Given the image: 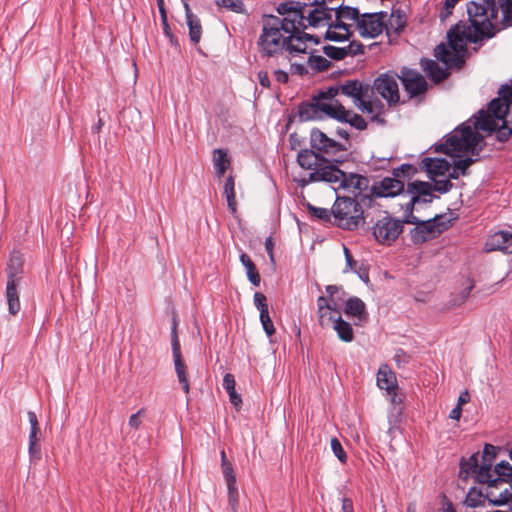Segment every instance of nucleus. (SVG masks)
<instances>
[{"instance_id":"nucleus-15","label":"nucleus","mask_w":512,"mask_h":512,"mask_svg":"<svg viewBox=\"0 0 512 512\" xmlns=\"http://www.w3.org/2000/svg\"><path fill=\"white\" fill-rule=\"evenodd\" d=\"M171 346L175 372L177 374L178 381L182 385L184 392L189 393L190 386L187 378V366L182 359L181 346L177 333V321L175 318H173L171 328Z\"/></svg>"},{"instance_id":"nucleus-9","label":"nucleus","mask_w":512,"mask_h":512,"mask_svg":"<svg viewBox=\"0 0 512 512\" xmlns=\"http://www.w3.org/2000/svg\"><path fill=\"white\" fill-rule=\"evenodd\" d=\"M371 230L373 238L378 244L390 246L403 232V222L385 212L376 220Z\"/></svg>"},{"instance_id":"nucleus-27","label":"nucleus","mask_w":512,"mask_h":512,"mask_svg":"<svg viewBox=\"0 0 512 512\" xmlns=\"http://www.w3.org/2000/svg\"><path fill=\"white\" fill-rule=\"evenodd\" d=\"M313 38V35L298 31L295 34L287 35V48L290 54L306 53V42Z\"/></svg>"},{"instance_id":"nucleus-49","label":"nucleus","mask_w":512,"mask_h":512,"mask_svg":"<svg viewBox=\"0 0 512 512\" xmlns=\"http://www.w3.org/2000/svg\"><path fill=\"white\" fill-rule=\"evenodd\" d=\"M341 94L339 84L320 90L315 96L324 100L337 101L335 97Z\"/></svg>"},{"instance_id":"nucleus-17","label":"nucleus","mask_w":512,"mask_h":512,"mask_svg":"<svg viewBox=\"0 0 512 512\" xmlns=\"http://www.w3.org/2000/svg\"><path fill=\"white\" fill-rule=\"evenodd\" d=\"M460 475L464 476V478L474 476L480 483H486L487 480L493 477L491 464L482 461L481 465H479L478 454H473L468 459H461Z\"/></svg>"},{"instance_id":"nucleus-30","label":"nucleus","mask_w":512,"mask_h":512,"mask_svg":"<svg viewBox=\"0 0 512 512\" xmlns=\"http://www.w3.org/2000/svg\"><path fill=\"white\" fill-rule=\"evenodd\" d=\"M212 162L218 178L225 174L231 164L227 151L221 148L213 150Z\"/></svg>"},{"instance_id":"nucleus-16","label":"nucleus","mask_w":512,"mask_h":512,"mask_svg":"<svg viewBox=\"0 0 512 512\" xmlns=\"http://www.w3.org/2000/svg\"><path fill=\"white\" fill-rule=\"evenodd\" d=\"M399 80L410 98L424 95L428 89L426 79L415 69L402 67L399 74Z\"/></svg>"},{"instance_id":"nucleus-25","label":"nucleus","mask_w":512,"mask_h":512,"mask_svg":"<svg viewBox=\"0 0 512 512\" xmlns=\"http://www.w3.org/2000/svg\"><path fill=\"white\" fill-rule=\"evenodd\" d=\"M263 20L266 22H269L270 26L276 27V29L279 31V33H283L284 35H290L295 34L299 30V28L296 26V21L298 22V18H279L275 15H264Z\"/></svg>"},{"instance_id":"nucleus-22","label":"nucleus","mask_w":512,"mask_h":512,"mask_svg":"<svg viewBox=\"0 0 512 512\" xmlns=\"http://www.w3.org/2000/svg\"><path fill=\"white\" fill-rule=\"evenodd\" d=\"M421 168L431 177H445L450 170V162L445 158L425 157L421 161Z\"/></svg>"},{"instance_id":"nucleus-43","label":"nucleus","mask_w":512,"mask_h":512,"mask_svg":"<svg viewBox=\"0 0 512 512\" xmlns=\"http://www.w3.org/2000/svg\"><path fill=\"white\" fill-rule=\"evenodd\" d=\"M323 53L330 59L340 61L347 57V51L345 46L336 47L333 45H325L323 47Z\"/></svg>"},{"instance_id":"nucleus-31","label":"nucleus","mask_w":512,"mask_h":512,"mask_svg":"<svg viewBox=\"0 0 512 512\" xmlns=\"http://www.w3.org/2000/svg\"><path fill=\"white\" fill-rule=\"evenodd\" d=\"M186 19L189 28V37L193 43H198L202 35V26L196 15L191 13L189 5L185 3Z\"/></svg>"},{"instance_id":"nucleus-11","label":"nucleus","mask_w":512,"mask_h":512,"mask_svg":"<svg viewBox=\"0 0 512 512\" xmlns=\"http://www.w3.org/2000/svg\"><path fill=\"white\" fill-rule=\"evenodd\" d=\"M398 79L399 74L392 71L380 74L375 78L371 90H375L389 106L396 105L400 100Z\"/></svg>"},{"instance_id":"nucleus-53","label":"nucleus","mask_w":512,"mask_h":512,"mask_svg":"<svg viewBox=\"0 0 512 512\" xmlns=\"http://www.w3.org/2000/svg\"><path fill=\"white\" fill-rule=\"evenodd\" d=\"M317 315H318V322L321 327H327V326L333 324L336 319V317H334V315L332 314L331 311H329V309H325V311H323V312L317 311Z\"/></svg>"},{"instance_id":"nucleus-41","label":"nucleus","mask_w":512,"mask_h":512,"mask_svg":"<svg viewBox=\"0 0 512 512\" xmlns=\"http://www.w3.org/2000/svg\"><path fill=\"white\" fill-rule=\"evenodd\" d=\"M405 15L400 10L392 11L389 19L388 30L393 29L396 33L401 31L405 26Z\"/></svg>"},{"instance_id":"nucleus-42","label":"nucleus","mask_w":512,"mask_h":512,"mask_svg":"<svg viewBox=\"0 0 512 512\" xmlns=\"http://www.w3.org/2000/svg\"><path fill=\"white\" fill-rule=\"evenodd\" d=\"M40 428H30L29 434V453L32 457H40V446H39V437Z\"/></svg>"},{"instance_id":"nucleus-26","label":"nucleus","mask_w":512,"mask_h":512,"mask_svg":"<svg viewBox=\"0 0 512 512\" xmlns=\"http://www.w3.org/2000/svg\"><path fill=\"white\" fill-rule=\"evenodd\" d=\"M307 3L301 1H288L284 3H280L277 7V12L280 15H285L287 13H294L295 18H298V25L303 29L306 28V25L303 23L304 16L306 14Z\"/></svg>"},{"instance_id":"nucleus-13","label":"nucleus","mask_w":512,"mask_h":512,"mask_svg":"<svg viewBox=\"0 0 512 512\" xmlns=\"http://www.w3.org/2000/svg\"><path fill=\"white\" fill-rule=\"evenodd\" d=\"M387 16L388 14L385 11L362 14L357 26L359 34L365 38H375L384 29L388 31V26L385 24Z\"/></svg>"},{"instance_id":"nucleus-62","label":"nucleus","mask_w":512,"mask_h":512,"mask_svg":"<svg viewBox=\"0 0 512 512\" xmlns=\"http://www.w3.org/2000/svg\"><path fill=\"white\" fill-rule=\"evenodd\" d=\"M333 26V29L341 30L343 33H352L350 31V25L345 22V20H331V23H329L328 27Z\"/></svg>"},{"instance_id":"nucleus-1","label":"nucleus","mask_w":512,"mask_h":512,"mask_svg":"<svg viewBox=\"0 0 512 512\" xmlns=\"http://www.w3.org/2000/svg\"><path fill=\"white\" fill-rule=\"evenodd\" d=\"M502 11V21L512 22V0H479L467 3L469 25L459 22L449 33L450 42L458 49L463 50L464 42L459 34L466 40L477 43L484 38H491L495 34V27L499 22L498 13Z\"/></svg>"},{"instance_id":"nucleus-4","label":"nucleus","mask_w":512,"mask_h":512,"mask_svg":"<svg viewBox=\"0 0 512 512\" xmlns=\"http://www.w3.org/2000/svg\"><path fill=\"white\" fill-rule=\"evenodd\" d=\"M455 27V25L447 32L448 46L441 43L436 46L434 52L435 57L445 64V68L441 67L435 60L422 59L421 67L427 76L435 83L444 81L449 73L448 69L454 67H461L464 63V54L467 52V43L470 40H466L464 35L459 34V37L463 39L464 47L463 50L458 49L453 43L450 42L449 33Z\"/></svg>"},{"instance_id":"nucleus-3","label":"nucleus","mask_w":512,"mask_h":512,"mask_svg":"<svg viewBox=\"0 0 512 512\" xmlns=\"http://www.w3.org/2000/svg\"><path fill=\"white\" fill-rule=\"evenodd\" d=\"M297 162L303 169L311 170L307 177L299 180L301 187L314 182H327L337 185V187H333L334 190L353 187L362 191L370 185L366 176L345 173L313 148L300 150L297 155Z\"/></svg>"},{"instance_id":"nucleus-24","label":"nucleus","mask_w":512,"mask_h":512,"mask_svg":"<svg viewBox=\"0 0 512 512\" xmlns=\"http://www.w3.org/2000/svg\"><path fill=\"white\" fill-rule=\"evenodd\" d=\"M432 191L433 187L429 182L416 180L407 185V193L417 197L418 202L431 203L433 200Z\"/></svg>"},{"instance_id":"nucleus-6","label":"nucleus","mask_w":512,"mask_h":512,"mask_svg":"<svg viewBox=\"0 0 512 512\" xmlns=\"http://www.w3.org/2000/svg\"><path fill=\"white\" fill-rule=\"evenodd\" d=\"M416 169L410 164H402L395 168L392 177H385L381 181L375 183L370 191L374 197H395L404 191V180L410 178Z\"/></svg>"},{"instance_id":"nucleus-35","label":"nucleus","mask_w":512,"mask_h":512,"mask_svg":"<svg viewBox=\"0 0 512 512\" xmlns=\"http://www.w3.org/2000/svg\"><path fill=\"white\" fill-rule=\"evenodd\" d=\"M240 261H241L242 265L246 268V274H247L249 281L254 286H259L260 282H261V277H260V274L258 273V270H257L255 264L250 259V257L247 254L242 253L240 255Z\"/></svg>"},{"instance_id":"nucleus-21","label":"nucleus","mask_w":512,"mask_h":512,"mask_svg":"<svg viewBox=\"0 0 512 512\" xmlns=\"http://www.w3.org/2000/svg\"><path fill=\"white\" fill-rule=\"evenodd\" d=\"M493 477L487 480L486 483H491L495 488L498 485H504V489L512 491L510 482L512 481V465L507 461H501L496 464L494 470H492Z\"/></svg>"},{"instance_id":"nucleus-38","label":"nucleus","mask_w":512,"mask_h":512,"mask_svg":"<svg viewBox=\"0 0 512 512\" xmlns=\"http://www.w3.org/2000/svg\"><path fill=\"white\" fill-rule=\"evenodd\" d=\"M337 20H353L358 26V20L361 18L359 10L354 7L340 5V8L334 13Z\"/></svg>"},{"instance_id":"nucleus-37","label":"nucleus","mask_w":512,"mask_h":512,"mask_svg":"<svg viewBox=\"0 0 512 512\" xmlns=\"http://www.w3.org/2000/svg\"><path fill=\"white\" fill-rule=\"evenodd\" d=\"M23 268V258L20 253H13L8 264V277L13 276L14 281H20Z\"/></svg>"},{"instance_id":"nucleus-8","label":"nucleus","mask_w":512,"mask_h":512,"mask_svg":"<svg viewBox=\"0 0 512 512\" xmlns=\"http://www.w3.org/2000/svg\"><path fill=\"white\" fill-rule=\"evenodd\" d=\"M256 44L261 58L277 57L286 51L287 35L279 33L276 27L263 20L262 31Z\"/></svg>"},{"instance_id":"nucleus-54","label":"nucleus","mask_w":512,"mask_h":512,"mask_svg":"<svg viewBox=\"0 0 512 512\" xmlns=\"http://www.w3.org/2000/svg\"><path fill=\"white\" fill-rule=\"evenodd\" d=\"M475 162V160L471 157H466L464 159H459L454 162V167L462 174V176L467 175L468 168Z\"/></svg>"},{"instance_id":"nucleus-19","label":"nucleus","mask_w":512,"mask_h":512,"mask_svg":"<svg viewBox=\"0 0 512 512\" xmlns=\"http://www.w3.org/2000/svg\"><path fill=\"white\" fill-rule=\"evenodd\" d=\"M377 386L382 390H386L393 404L401 402V398H398L396 393L398 388L396 375L387 364L381 365L378 370Z\"/></svg>"},{"instance_id":"nucleus-45","label":"nucleus","mask_w":512,"mask_h":512,"mask_svg":"<svg viewBox=\"0 0 512 512\" xmlns=\"http://www.w3.org/2000/svg\"><path fill=\"white\" fill-rule=\"evenodd\" d=\"M501 121L502 125H498L495 131H497V139L501 142H505L512 135V121L508 118Z\"/></svg>"},{"instance_id":"nucleus-14","label":"nucleus","mask_w":512,"mask_h":512,"mask_svg":"<svg viewBox=\"0 0 512 512\" xmlns=\"http://www.w3.org/2000/svg\"><path fill=\"white\" fill-rule=\"evenodd\" d=\"M311 147L319 153L335 155L338 152H346L348 147L342 142H338L327 136L319 128H313L310 132Z\"/></svg>"},{"instance_id":"nucleus-46","label":"nucleus","mask_w":512,"mask_h":512,"mask_svg":"<svg viewBox=\"0 0 512 512\" xmlns=\"http://www.w3.org/2000/svg\"><path fill=\"white\" fill-rule=\"evenodd\" d=\"M430 180L434 183L433 190L444 194L449 192L453 188V184L447 177H431Z\"/></svg>"},{"instance_id":"nucleus-55","label":"nucleus","mask_w":512,"mask_h":512,"mask_svg":"<svg viewBox=\"0 0 512 512\" xmlns=\"http://www.w3.org/2000/svg\"><path fill=\"white\" fill-rule=\"evenodd\" d=\"M496 450L497 448L492 444H485L483 455H482V461L484 463H490L491 466L493 465V461L496 457Z\"/></svg>"},{"instance_id":"nucleus-2","label":"nucleus","mask_w":512,"mask_h":512,"mask_svg":"<svg viewBox=\"0 0 512 512\" xmlns=\"http://www.w3.org/2000/svg\"><path fill=\"white\" fill-rule=\"evenodd\" d=\"M510 109L511 106L500 98L491 100L487 111L478 112L474 128L465 123L460 125L445 137V142L434 144V151L447 155L461 152L473 153L478 144L483 141L482 135L476 130L493 132L498 126V121L507 119Z\"/></svg>"},{"instance_id":"nucleus-47","label":"nucleus","mask_w":512,"mask_h":512,"mask_svg":"<svg viewBox=\"0 0 512 512\" xmlns=\"http://www.w3.org/2000/svg\"><path fill=\"white\" fill-rule=\"evenodd\" d=\"M352 33H343V31H337L330 25L325 33V39L333 42H343L350 39Z\"/></svg>"},{"instance_id":"nucleus-33","label":"nucleus","mask_w":512,"mask_h":512,"mask_svg":"<svg viewBox=\"0 0 512 512\" xmlns=\"http://www.w3.org/2000/svg\"><path fill=\"white\" fill-rule=\"evenodd\" d=\"M332 325L340 340L344 342L353 341L354 333L349 322L343 320L341 316H338Z\"/></svg>"},{"instance_id":"nucleus-61","label":"nucleus","mask_w":512,"mask_h":512,"mask_svg":"<svg viewBox=\"0 0 512 512\" xmlns=\"http://www.w3.org/2000/svg\"><path fill=\"white\" fill-rule=\"evenodd\" d=\"M161 22L163 25V32L164 34L170 38V41L173 43V34L171 32V29L169 27L168 21H167V15L165 11V7H161Z\"/></svg>"},{"instance_id":"nucleus-39","label":"nucleus","mask_w":512,"mask_h":512,"mask_svg":"<svg viewBox=\"0 0 512 512\" xmlns=\"http://www.w3.org/2000/svg\"><path fill=\"white\" fill-rule=\"evenodd\" d=\"M308 65L311 69L318 72L327 71L332 66L331 62L321 55H310Z\"/></svg>"},{"instance_id":"nucleus-12","label":"nucleus","mask_w":512,"mask_h":512,"mask_svg":"<svg viewBox=\"0 0 512 512\" xmlns=\"http://www.w3.org/2000/svg\"><path fill=\"white\" fill-rule=\"evenodd\" d=\"M442 216L436 215L434 218L421 221L418 226H415L410 231V237L414 244H422L430 239H433L444 232L448 225L440 221Z\"/></svg>"},{"instance_id":"nucleus-36","label":"nucleus","mask_w":512,"mask_h":512,"mask_svg":"<svg viewBox=\"0 0 512 512\" xmlns=\"http://www.w3.org/2000/svg\"><path fill=\"white\" fill-rule=\"evenodd\" d=\"M222 472L227 484L228 495H238L236 488V476L231 463H221Z\"/></svg>"},{"instance_id":"nucleus-10","label":"nucleus","mask_w":512,"mask_h":512,"mask_svg":"<svg viewBox=\"0 0 512 512\" xmlns=\"http://www.w3.org/2000/svg\"><path fill=\"white\" fill-rule=\"evenodd\" d=\"M485 493L476 488H471L466 495L464 503L469 507H478L484 505L486 501L493 505L501 506L507 505L512 510V491H508L507 488L501 490L499 494H495L491 483H487Z\"/></svg>"},{"instance_id":"nucleus-58","label":"nucleus","mask_w":512,"mask_h":512,"mask_svg":"<svg viewBox=\"0 0 512 512\" xmlns=\"http://www.w3.org/2000/svg\"><path fill=\"white\" fill-rule=\"evenodd\" d=\"M460 0H445L444 6L440 11L439 17L441 20H445L452 14V10Z\"/></svg>"},{"instance_id":"nucleus-23","label":"nucleus","mask_w":512,"mask_h":512,"mask_svg":"<svg viewBox=\"0 0 512 512\" xmlns=\"http://www.w3.org/2000/svg\"><path fill=\"white\" fill-rule=\"evenodd\" d=\"M488 251H502L504 253H512V233L506 231H498L491 235L487 242Z\"/></svg>"},{"instance_id":"nucleus-51","label":"nucleus","mask_w":512,"mask_h":512,"mask_svg":"<svg viewBox=\"0 0 512 512\" xmlns=\"http://www.w3.org/2000/svg\"><path fill=\"white\" fill-rule=\"evenodd\" d=\"M364 45L359 41H351L348 45L345 46V50L347 51V57L357 56L364 54Z\"/></svg>"},{"instance_id":"nucleus-50","label":"nucleus","mask_w":512,"mask_h":512,"mask_svg":"<svg viewBox=\"0 0 512 512\" xmlns=\"http://www.w3.org/2000/svg\"><path fill=\"white\" fill-rule=\"evenodd\" d=\"M331 448H332L334 455L338 458V460L341 463L347 462L346 452L344 451L340 441L337 438L331 439Z\"/></svg>"},{"instance_id":"nucleus-52","label":"nucleus","mask_w":512,"mask_h":512,"mask_svg":"<svg viewBox=\"0 0 512 512\" xmlns=\"http://www.w3.org/2000/svg\"><path fill=\"white\" fill-rule=\"evenodd\" d=\"M254 304L256 308L259 310L260 315L269 312L267 305V298L261 292H256L254 294Z\"/></svg>"},{"instance_id":"nucleus-64","label":"nucleus","mask_w":512,"mask_h":512,"mask_svg":"<svg viewBox=\"0 0 512 512\" xmlns=\"http://www.w3.org/2000/svg\"><path fill=\"white\" fill-rule=\"evenodd\" d=\"M235 378L232 374L230 373H227L224 375V378H223V388L229 392V391H232V390H235Z\"/></svg>"},{"instance_id":"nucleus-40","label":"nucleus","mask_w":512,"mask_h":512,"mask_svg":"<svg viewBox=\"0 0 512 512\" xmlns=\"http://www.w3.org/2000/svg\"><path fill=\"white\" fill-rule=\"evenodd\" d=\"M307 209L314 218L320 220L321 222H331V217L333 216L332 209L329 210L327 208L315 207L310 203L307 204Z\"/></svg>"},{"instance_id":"nucleus-32","label":"nucleus","mask_w":512,"mask_h":512,"mask_svg":"<svg viewBox=\"0 0 512 512\" xmlns=\"http://www.w3.org/2000/svg\"><path fill=\"white\" fill-rule=\"evenodd\" d=\"M340 112L341 117L338 119L339 122L348 123L351 127L359 131L366 129L367 122L361 115L355 113L352 110H347L345 107Z\"/></svg>"},{"instance_id":"nucleus-18","label":"nucleus","mask_w":512,"mask_h":512,"mask_svg":"<svg viewBox=\"0 0 512 512\" xmlns=\"http://www.w3.org/2000/svg\"><path fill=\"white\" fill-rule=\"evenodd\" d=\"M320 4L317 0H313L307 3L306 14L304 16V20H307L308 25L314 28L327 26L331 23L333 12L328 10L323 5Z\"/></svg>"},{"instance_id":"nucleus-28","label":"nucleus","mask_w":512,"mask_h":512,"mask_svg":"<svg viewBox=\"0 0 512 512\" xmlns=\"http://www.w3.org/2000/svg\"><path fill=\"white\" fill-rule=\"evenodd\" d=\"M13 276L8 277L6 284V300L8 304L9 313L16 315L21 308L18 286L20 281H14Z\"/></svg>"},{"instance_id":"nucleus-63","label":"nucleus","mask_w":512,"mask_h":512,"mask_svg":"<svg viewBox=\"0 0 512 512\" xmlns=\"http://www.w3.org/2000/svg\"><path fill=\"white\" fill-rule=\"evenodd\" d=\"M320 4L325 6L328 10L335 13L336 10L340 8V5L343 4L342 0H317Z\"/></svg>"},{"instance_id":"nucleus-29","label":"nucleus","mask_w":512,"mask_h":512,"mask_svg":"<svg viewBox=\"0 0 512 512\" xmlns=\"http://www.w3.org/2000/svg\"><path fill=\"white\" fill-rule=\"evenodd\" d=\"M344 313L349 317H356L360 321L367 316L366 305L358 297H350L345 302Z\"/></svg>"},{"instance_id":"nucleus-48","label":"nucleus","mask_w":512,"mask_h":512,"mask_svg":"<svg viewBox=\"0 0 512 512\" xmlns=\"http://www.w3.org/2000/svg\"><path fill=\"white\" fill-rule=\"evenodd\" d=\"M216 3L218 6L236 13H241L244 10V4L242 0H216Z\"/></svg>"},{"instance_id":"nucleus-57","label":"nucleus","mask_w":512,"mask_h":512,"mask_svg":"<svg viewBox=\"0 0 512 512\" xmlns=\"http://www.w3.org/2000/svg\"><path fill=\"white\" fill-rule=\"evenodd\" d=\"M499 95H500V99L507 103L508 105L512 106V84L511 85H508V84H504L500 87L499 89Z\"/></svg>"},{"instance_id":"nucleus-7","label":"nucleus","mask_w":512,"mask_h":512,"mask_svg":"<svg viewBox=\"0 0 512 512\" xmlns=\"http://www.w3.org/2000/svg\"><path fill=\"white\" fill-rule=\"evenodd\" d=\"M344 106L339 101L324 100L313 96L310 102L299 105L298 112L302 121L318 120L328 116L338 121Z\"/></svg>"},{"instance_id":"nucleus-60","label":"nucleus","mask_w":512,"mask_h":512,"mask_svg":"<svg viewBox=\"0 0 512 512\" xmlns=\"http://www.w3.org/2000/svg\"><path fill=\"white\" fill-rule=\"evenodd\" d=\"M144 412V409H140L135 414H132L129 418L128 425L133 429H139L142 423L140 417L144 415Z\"/></svg>"},{"instance_id":"nucleus-59","label":"nucleus","mask_w":512,"mask_h":512,"mask_svg":"<svg viewBox=\"0 0 512 512\" xmlns=\"http://www.w3.org/2000/svg\"><path fill=\"white\" fill-rule=\"evenodd\" d=\"M326 292L329 299L339 298L345 295L342 286L328 285L326 286Z\"/></svg>"},{"instance_id":"nucleus-34","label":"nucleus","mask_w":512,"mask_h":512,"mask_svg":"<svg viewBox=\"0 0 512 512\" xmlns=\"http://www.w3.org/2000/svg\"><path fill=\"white\" fill-rule=\"evenodd\" d=\"M223 194L226 197L228 209L234 215L237 212V202L235 194V180L232 175H229L225 181Z\"/></svg>"},{"instance_id":"nucleus-56","label":"nucleus","mask_w":512,"mask_h":512,"mask_svg":"<svg viewBox=\"0 0 512 512\" xmlns=\"http://www.w3.org/2000/svg\"><path fill=\"white\" fill-rule=\"evenodd\" d=\"M260 321L265 333L272 336L275 333L274 324L270 318L269 312L260 315Z\"/></svg>"},{"instance_id":"nucleus-44","label":"nucleus","mask_w":512,"mask_h":512,"mask_svg":"<svg viewBox=\"0 0 512 512\" xmlns=\"http://www.w3.org/2000/svg\"><path fill=\"white\" fill-rule=\"evenodd\" d=\"M473 288H474V282L472 280H468V285L465 288H463L459 294H457L456 296H454L451 299V301H450L451 306L458 307V306H461L463 303H465V301L468 299Z\"/></svg>"},{"instance_id":"nucleus-20","label":"nucleus","mask_w":512,"mask_h":512,"mask_svg":"<svg viewBox=\"0 0 512 512\" xmlns=\"http://www.w3.org/2000/svg\"><path fill=\"white\" fill-rule=\"evenodd\" d=\"M341 94L353 99L354 103L363 102L372 93L371 86L356 79H349L339 84Z\"/></svg>"},{"instance_id":"nucleus-5","label":"nucleus","mask_w":512,"mask_h":512,"mask_svg":"<svg viewBox=\"0 0 512 512\" xmlns=\"http://www.w3.org/2000/svg\"><path fill=\"white\" fill-rule=\"evenodd\" d=\"M354 194V198L337 196L333 206L332 214L334 224L344 230H356L365 223L364 210L361 202L370 204L372 199L369 195L363 194L365 190L360 191L356 188H347ZM369 187L366 189V191Z\"/></svg>"}]
</instances>
